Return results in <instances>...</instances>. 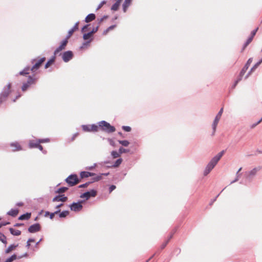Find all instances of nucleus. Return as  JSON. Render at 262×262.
<instances>
[{
  "label": "nucleus",
  "instance_id": "obj_47",
  "mask_svg": "<svg viewBox=\"0 0 262 262\" xmlns=\"http://www.w3.org/2000/svg\"><path fill=\"white\" fill-rule=\"evenodd\" d=\"M49 141H50V139L49 138H46V139H38V142H39V143L49 142Z\"/></svg>",
  "mask_w": 262,
  "mask_h": 262
},
{
  "label": "nucleus",
  "instance_id": "obj_17",
  "mask_svg": "<svg viewBox=\"0 0 262 262\" xmlns=\"http://www.w3.org/2000/svg\"><path fill=\"white\" fill-rule=\"evenodd\" d=\"M95 15L93 13H91L88 15L85 18V21L86 23H89L90 21H92V20H94L95 19Z\"/></svg>",
  "mask_w": 262,
  "mask_h": 262
},
{
  "label": "nucleus",
  "instance_id": "obj_18",
  "mask_svg": "<svg viewBox=\"0 0 262 262\" xmlns=\"http://www.w3.org/2000/svg\"><path fill=\"white\" fill-rule=\"evenodd\" d=\"M39 143L38 140H30L29 142V146L31 148H36L38 144Z\"/></svg>",
  "mask_w": 262,
  "mask_h": 262
},
{
  "label": "nucleus",
  "instance_id": "obj_7",
  "mask_svg": "<svg viewBox=\"0 0 262 262\" xmlns=\"http://www.w3.org/2000/svg\"><path fill=\"white\" fill-rule=\"evenodd\" d=\"M83 201H80L77 203H73L70 205V208L72 211L75 212L80 211L82 209L81 203Z\"/></svg>",
  "mask_w": 262,
  "mask_h": 262
},
{
  "label": "nucleus",
  "instance_id": "obj_14",
  "mask_svg": "<svg viewBox=\"0 0 262 262\" xmlns=\"http://www.w3.org/2000/svg\"><path fill=\"white\" fill-rule=\"evenodd\" d=\"M68 200V198L67 196H65L64 195H59L55 196L53 199V202H64L67 201Z\"/></svg>",
  "mask_w": 262,
  "mask_h": 262
},
{
  "label": "nucleus",
  "instance_id": "obj_36",
  "mask_svg": "<svg viewBox=\"0 0 262 262\" xmlns=\"http://www.w3.org/2000/svg\"><path fill=\"white\" fill-rule=\"evenodd\" d=\"M92 34L90 32H89L88 33H85L83 35V38L84 40H88L92 36Z\"/></svg>",
  "mask_w": 262,
  "mask_h": 262
},
{
  "label": "nucleus",
  "instance_id": "obj_52",
  "mask_svg": "<svg viewBox=\"0 0 262 262\" xmlns=\"http://www.w3.org/2000/svg\"><path fill=\"white\" fill-rule=\"evenodd\" d=\"M258 30V28H257L256 29H255V30H253L252 32H251V35H250V37H252L253 38L254 37V36H255L257 31Z\"/></svg>",
  "mask_w": 262,
  "mask_h": 262
},
{
  "label": "nucleus",
  "instance_id": "obj_33",
  "mask_svg": "<svg viewBox=\"0 0 262 262\" xmlns=\"http://www.w3.org/2000/svg\"><path fill=\"white\" fill-rule=\"evenodd\" d=\"M69 212L68 211H63L59 213V216L61 218L65 217L69 214Z\"/></svg>",
  "mask_w": 262,
  "mask_h": 262
},
{
  "label": "nucleus",
  "instance_id": "obj_21",
  "mask_svg": "<svg viewBox=\"0 0 262 262\" xmlns=\"http://www.w3.org/2000/svg\"><path fill=\"white\" fill-rule=\"evenodd\" d=\"M31 216V213H26L25 214H22L20 215L18 219L20 220H28L30 219Z\"/></svg>",
  "mask_w": 262,
  "mask_h": 262
},
{
  "label": "nucleus",
  "instance_id": "obj_11",
  "mask_svg": "<svg viewBox=\"0 0 262 262\" xmlns=\"http://www.w3.org/2000/svg\"><path fill=\"white\" fill-rule=\"evenodd\" d=\"M40 230V226L38 223L32 225L28 228V231L30 233H35Z\"/></svg>",
  "mask_w": 262,
  "mask_h": 262
},
{
  "label": "nucleus",
  "instance_id": "obj_3",
  "mask_svg": "<svg viewBox=\"0 0 262 262\" xmlns=\"http://www.w3.org/2000/svg\"><path fill=\"white\" fill-rule=\"evenodd\" d=\"M252 61V58H250L248 60L246 64L245 65V66L244 67V68H243L242 71H241L240 75H239L238 78L235 81V83L233 85V88H234L236 86V85L237 84V83L242 80L243 76L244 75V74L245 73L246 71L249 68V67L250 65V64L251 63Z\"/></svg>",
  "mask_w": 262,
  "mask_h": 262
},
{
  "label": "nucleus",
  "instance_id": "obj_23",
  "mask_svg": "<svg viewBox=\"0 0 262 262\" xmlns=\"http://www.w3.org/2000/svg\"><path fill=\"white\" fill-rule=\"evenodd\" d=\"M18 246V244L17 245H14V244H12L11 245H10L8 248L6 250L5 252L6 253H10L12 250H13V249H14L15 248H16Z\"/></svg>",
  "mask_w": 262,
  "mask_h": 262
},
{
  "label": "nucleus",
  "instance_id": "obj_30",
  "mask_svg": "<svg viewBox=\"0 0 262 262\" xmlns=\"http://www.w3.org/2000/svg\"><path fill=\"white\" fill-rule=\"evenodd\" d=\"M89 171H81L80 173L81 178H88L89 177Z\"/></svg>",
  "mask_w": 262,
  "mask_h": 262
},
{
  "label": "nucleus",
  "instance_id": "obj_61",
  "mask_svg": "<svg viewBox=\"0 0 262 262\" xmlns=\"http://www.w3.org/2000/svg\"><path fill=\"white\" fill-rule=\"evenodd\" d=\"M261 62H260V61L259 60L258 62H257L256 64H255V65L254 66V68H257L258 66L261 63Z\"/></svg>",
  "mask_w": 262,
  "mask_h": 262
},
{
  "label": "nucleus",
  "instance_id": "obj_46",
  "mask_svg": "<svg viewBox=\"0 0 262 262\" xmlns=\"http://www.w3.org/2000/svg\"><path fill=\"white\" fill-rule=\"evenodd\" d=\"M132 0H125L123 5L125 6V7H129L131 3Z\"/></svg>",
  "mask_w": 262,
  "mask_h": 262
},
{
  "label": "nucleus",
  "instance_id": "obj_13",
  "mask_svg": "<svg viewBox=\"0 0 262 262\" xmlns=\"http://www.w3.org/2000/svg\"><path fill=\"white\" fill-rule=\"evenodd\" d=\"M220 119H221V118H219L217 117H215V118L212 122V136L214 135L215 132H216L217 124H218Z\"/></svg>",
  "mask_w": 262,
  "mask_h": 262
},
{
  "label": "nucleus",
  "instance_id": "obj_29",
  "mask_svg": "<svg viewBox=\"0 0 262 262\" xmlns=\"http://www.w3.org/2000/svg\"><path fill=\"white\" fill-rule=\"evenodd\" d=\"M90 126H91V132H96L98 131L99 125L98 126L95 124H93L90 125Z\"/></svg>",
  "mask_w": 262,
  "mask_h": 262
},
{
  "label": "nucleus",
  "instance_id": "obj_28",
  "mask_svg": "<svg viewBox=\"0 0 262 262\" xmlns=\"http://www.w3.org/2000/svg\"><path fill=\"white\" fill-rule=\"evenodd\" d=\"M17 258V256L15 254L11 255L10 257L7 258L5 262H12Z\"/></svg>",
  "mask_w": 262,
  "mask_h": 262
},
{
  "label": "nucleus",
  "instance_id": "obj_9",
  "mask_svg": "<svg viewBox=\"0 0 262 262\" xmlns=\"http://www.w3.org/2000/svg\"><path fill=\"white\" fill-rule=\"evenodd\" d=\"M73 56V52L71 51H68L64 52L62 54V58L64 62H67L72 58Z\"/></svg>",
  "mask_w": 262,
  "mask_h": 262
},
{
  "label": "nucleus",
  "instance_id": "obj_39",
  "mask_svg": "<svg viewBox=\"0 0 262 262\" xmlns=\"http://www.w3.org/2000/svg\"><path fill=\"white\" fill-rule=\"evenodd\" d=\"M253 38L252 37H250V36L248 38V39L247 40L246 42H245V43L244 45V48L247 47L252 41Z\"/></svg>",
  "mask_w": 262,
  "mask_h": 262
},
{
  "label": "nucleus",
  "instance_id": "obj_2",
  "mask_svg": "<svg viewBox=\"0 0 262 262\" xmlns=\"http://www.w3.org/2000/svg\"><path fill=\"white\" fill-rule=\"evenodd\" d=\"M98 125L102 130L108 133H113L116 130L114 126H112L109 123L105 121L99 122Z\"/></svg>",
  "mask_w": 262,
  "mask_h": 262
},
{
  "label": "nucleus",
  "instance_id": "obj_35",
  "mask_svg": "<svg viewBox=\"0 0 262 262\" xmlns=\"http://www.w3.org/2000/svg\"><path fill=\"white\" fill-rule=\"evenodd\" d=\"M241 175V174L238 173V171H237L236 173V177L234 180H233L232 182H231V184H233L235 182H237L239 180Z\"/></svg>",
  "mask_w": 262,
  "mask_h": 262
},
{
  "label": "nucleus",
  "instance_id": "obj_8",
  "mask_svg": "<svg viewBox=\"0 0 262 262\" xmlns=\"http://www.w3.org/2000/svg\"><path fill=\"white\" fill-rule=\"evenodd\" d=\"M97 194V191L94 189H92L90 191H86L80 196L81 198H85L86 200H88L90 197H95Z\"/></svg>",
  "mask_w": 262,
  "mask_h": 262
},
{
  "label": "nucleus",
  "instance_id": "obj_25",
  "mask_svg": "<svg viewBox=\"0 0 262 262\" xmlns=\"http://www.w3.org/2000/svg\"><path fill=\"white\" fill-rule=\"evenodd\" d=\"M82 128L83 131L87 132H91V126L90 125H82Z\"/></svg>",
  "mask_w": 262,
  "mask_h": 262
},
{
  "label": "nucleus",
  "instance_id": "obj_59",
  "mask_svg": "<svg viewBox=\"0 0 262 262\" xmlns=\"http://www.w3.org/2000/svg\"><path fill=\"white\" fill-rule=\"evenodd\" d=\"M88 26H89V25H86L82 27V29H81V31H82V32H84V31H85V30L86 29H87V28L88 27Z\"/></svg>",
  "mask_w": 262,
  "mask_h": 262
},
{
  "label": "nucleus",
  "instance_id": "obj_10",
  "mask_svg": "<svg viewBox=\"0 0 262 262\" xmlns=\"http://www.w3.org/2000/svg\"><path fill=\"white\" fill-rule=\"evenodd\" d=\"M45 60V57H42L40 58L37 62L35 63V64L31 68V71L32 72H34L35 71H36L41 64L43 62V61Z\"/></svg>",
  "mask_w": 262,
  "mask_h": 262
},
{
  "label": "nucleus",
  "instance_id": "obj_40",
  "mask_svg": "<svg viewBox=\"0 0 262 262\" xmlns=\"http://www.w3.org/2000/svg\"><path fill=\"white\" fill-rule=\"evenodd\" d=\"M122 129L126 132H129L131 131V127L128 126H122Z\"/></svg>",
  "mask_w": 262,
  "mask_h": 262
},
{
  "label": "nucleus",
  "instance_id": "obj_34",
  "mask_svg": "<svg viewBox=\"0 0 262 262\" xmlns=\"http://www.w3.org/2000/svg\"><path fill=\"white\" fill-rule=\"evenodd\" d=\"M111 155L113 157V158H116L120 156L119 152H117L115 150L112 151L111 152Z\"/></svg>",
  "mask_w": 262,
  "mask_h": 262
},
{
  "label": "nucleus",
  "instance_id": "obj_56",
  "mask_svg": "<svg viewBox=\"0 0 262 262\" xmlns=\"http://www.w3.org/2000/svg\"><path fill=\"white\" fill-rule=\"evenodd\" d=\"M0 240L4 243H6V237L4 235H3V237L0 238Z\"/></svg>",
  "mask_w": 262,
  "mask_h": 262
},
{
  "label": "nucleus",
  "instance_id": "obj_57",
  "mask_svg": "<svg viewBox=\"0 0 262 262\" xmlns=\"http://www.w3.org/2000/svg\"><path fill=\"white\" fill-rule=\"evenodd\" d=\"M27 256H28V254H27V253H24V254L23 255H22L18 256L17 258H18V259H20V258H23V257H27Z\"/></svg>",
  "mask_w": 262,
  "mask_h": 262
},
{
  "label": "nucleus",
  "instance_id": "obj_49",
  "mask_svg": "<svg viewBox=\"0 0 262 262\" xmlns=\"http://www.w3.org/2000/svg\"><path fill=\"white\" fill-rule=\"evenodd\" d=\"M256 68H254V67L253 66L250 70V71L249 72L248 74L245 76V79L248 78V77L250 76L251 73L254 71Z\"/></svg>",
  "mask_w": 262,
  "mask_h": 262
},
{
  "label": "nucleus",
  "instance_id": "obj_16",
  "mask_svg": "<svg viewBox=\"0 0 262 262\" xmlns=\"http://www.w3.org/2000/svg\"><path fill=\"white\" fill-rule=\"evenodd\" d=\"M10 146L12 149L13 151H19L21 150V147L17 142H13L10 144Z\"/></svg>",
  "mask_w": 262,
  "mask_h": 262
},
{
  "label": "nucleus",
  "instance_id": "obj_24",
  "mask_svg": "<svg viewBox=\"0 0 262 262\" xmlns=\"http://www.w3.org/2000/svg\"><path fill=\"white\" fill-rule=\"evenodd\" d=\"M101 179H102V174H99V175L96 174L92 178V182H98Z\"/></svg>",
  "mask_w": 262,
  "mask_h": 262
},
{
  "label": "nucleus",
  "instance_id": "obj_53",
  "mask_svg": "<svg viewBox=\"0 0 262 262\" xmlns=\"http://www.w3.org/2000/svg\"><path fill=\"white\" fill-rule=\"evenodd\" d=\"M172 235H171L170 236V237H169V238L167 240V241L166 243H165L164 244H163L162 245V246H161L162 249H163V248H164L165 247V246H166V245H167V243L168 242L169 240L172 237Z\"/></svg>",
  "mask_w": 262,
  "mask_h": 262
},
{
  "label": "nucleus",
  "instance_id": "obj_15",
  "mask_svg": "<svg viewBox=\"0 0 262 262\" xmlns=\"http://www.w3.org/2000/svg\"><path fill=\"white\" fill-rule=\"evenodd\" d=\"M78 24H79V22L78 21V22H77V23L75 24V25L73 27V28H71V29L69 31V32H68V35H67V38H68V39L69 38H70V37L72 36V35L73 34V32H74L75 31H76V30H78Z\"/></svg>",
  "mask_w": 262,
  "mask_h": 262
},
{
  "label": "nucleus",
  "instance_id": "obj_5",
  "mask_svg": "<svg viewBox=\"0 0 262 262\" xmlns=\"http://www.w3.org/2000/svg\"><path fill=\"white\" fill-rule=\"evenodd\" d=\"M261 169V167L259 166L253 168L251 170L246 172V178L249 180H251L257 174V172Z\"/></svg>",
  "mask_w": 262,
  "mask_h": 262
},
{
  "label": "nucleus",
  "instance_id": "obj_4",
  "mask_svg": "<svg viewBox=\"0 0 262 262\" xmlns=\"http://www.w3.org/2000/svg\"><path fill=\"white\" fill-rule=\"evenodd\" d=\"M79 179L75 174H71L66 179V182L70 186H74L79 183Z\"/></svg>",
  "mask_w": 262,
  "mask_h": 262
},
{
  "label": "nucleus",
  "instance_id": "obj_43",
  "mask_svg": "<svg viewBox=\"0 0 262 262\" xmlns=\"http://www.w3.org/2000/svg\"><path fill=\"white\" fill-rule=\"evenodd\" d=\"M262 121V117L255 123L252 124L250 127L251 128H254L256 126H257L259 123H260Z\"/></svg>",
  "mask_w": 262,
  "mask_h": 262
},
{
  "label": "nucleus",
  "instance_id": "obj_38",
  "mask_svg": "<svg viewBox=\"0 0 262 262\" xmlns=\"http://www.w3.org/2000/svg\"><path fill=\"white\" fill-rule=\"evenodd\" d=\"M128 151H129L128 149H126L123 148V147H120L119 149V152L120 153V155H121V154H122L123 153L127 152H128Z\"/></svg>",
  "mask_w": 262,
  "mask_h": 262
},
{
  "label": "nucleus",
  "instance_id": "obj_22",
  "mask_svg": "<svg viewBox=\"0 0 262 262\" xmlns=\"http://www.w3.org/2000/svg\"><path fill=\"white\" fill-rule=\"evenodd\" d=\"M31 70V69L29 67H26V68H24V69L20 71L19 73V74L20 75H27V74H28L29 73V71Z\"/></svg>",
  "mask_w": 262,
  "mask_h": 262
},
{
  "label": "nucleus",
  "instance_id": "obj_26",
  "mask_svg": "<svg viewBox=\"0 0 262 262\" xmlns=\"http://www.w3.org/2000/svg\"><path fill=\"white\" fill-rule=\"evenodd\" d=\"M118 142L125 147L128 146L129 144V142L127 140H118Z\"/></svg>",
  "mask_w": 262,
  "mask_h": 262
},
{
  "label": "nucleus",
  "instance_id": "obj_42",
  "mask_svg": "<svg viewBox=\"0 0 262 262\" xmlns=\"http://www.w3.org/2000/svg\"><path fill=\"white\" fill-rule=\"evenodd\" d=\"M119 5L118 4V3H115L114 5H113V6H112V8H111V9L112 10H114V11H116L118 10V8H119Z\"/></svg>",
  "mask_w": 262,
  "mask_h": 262
},
{
  "label": "nucleus",
  "instance_id": "obj_50",
  "mask_svg": "<svg viewBox=\"0 0 262 262\" xmlns=\"http://www.w3.org/2000/svg\"><path fill=\"white\" fill-rule=\"evenodd\" d=\"M99 26H97L96 27L94 28L92 31L90 32L92 34V35L95 33H96L98 30Z\"/></svg>",
  "mask_w": 262,
  "mask_h": 262
},
{
  "label": "nucleus",
  "instance_id": "obj_19",
  "mask_svg": "<svg viewBox=\"0 0 262 262\" xmlns=\"http://www.w3.org/2000/svg\"><path fill=\"white\" fill-rule=\"evenodd\" d=\"M18 213V210L17 209H11L9 211L7 212V214L12 216H16Z\"/></svg>",
  "mask_w": 262,
  "mask_h": 262
},
{
  "label": "nucleus",
  "instance_id": "obj_27",
  "mask_svg": "<svg viewBox=\"0 0 262 262\" xmlns=\"http://www.w3.org/2000/svg\"><path fill=\"white\" fill-rule=\"evenodd\" d=\"M55 60V56L50 59L45 64V68L47 69Z\"/></svg>",
  "mask_w": 262,
  "mask_h": 262
},
{
  "label": "nucleus",
  "instance_id": "obj_12",
  "mask_svg": "<svg viewBox=\"0 0 262 262\" xmlns=\"http://www.w3.org/2000/svg\"><path fill=\"white\" fill-rule=\"evenodd\" d=\"M68 42V38L63 40L61 43L60 45L55 50L54 55H57L59 52L64 49L67 43Z\"/></svg>",
  "mask_w": 262,
  "mask_h": 262
},
{
  "label": "nucleus",
  "instance_id": "obj_37",
  "mask_svg": "<svg viewBox=\"0 0 262 262\" xmlns=\"http://www.w3.org/2000/svg\"><path fill=\"white\" fill-rule=\"evenodd\" d=\"M116 27V25H112L110 26L106 30L104 31L103 34H106V33L110 31L113 29H114Z\"/></svg>",
  "mask_w": 262,
  "mask_h": 262
},
{
  "label": "nucleus",
  "instance_id": "obj_31",
  "mask_svg": "<svg viewBox=\"0 0 262 262\" xmlns=\"http://www.w3.org/2000/svg\"><path fill=\"white\" fill-rule=\"evenodd\" d=\"M122 159L121 158L117 159L113 165L114 167H117L119 166L122 163Z\"/></svg>",
  "mask_w": 262,
  "mask_h": 262
},
{
  "label": "nucleus",
  "instance_id": "obj_1",
  "mask_svg": "<svg viewBox=\"0 0 262 262\" xmlns=\"http://www.w3.org/2000/svg\"><path fill=\"white\" fill-rule=\"evenodd\" d=\"M224 152V150L221 151L211 159L204 170V176H206L210 172L223 156Z\"/></svg>",
  "mask_w": 262,
  "mask_h": 262
},
{
  "label": "nucleus",
  "instance_id": "obj_63",
  "mask_svg": "<svg viewBox=\"0 0 262 262\" xmlns=\"http://www.w3.org/2000/svg\"><path fill=\"white\" fill-rule=\"evenodd\" d=\"M107 16H104L102 18H100V20H99V23H100L101 22H102L104 18H107Z\"/></svg>",
  "mask_w": 262,
  "mask_h": 262
},
{
  "label": "nucleus",
  "instance_id": "obj_64",
  "mask_svg": "<svg viewBox=\"0 0 262 262\" xmlns=\"http://www.w3.org/2000/svg\"><path fill=\"white\" fill-rule=\"evenodd\" d=\"M89 174H90L89 177H94V176L96 175V174L95 173L90 172H89Z\"/></svg>",
  "mask_w": 262,
  "mask_h": 262
},
{
  "label": "nucleus",
  "instance_id": "obj_44",
  "mask_svg": "<svg viewBox=\"0 0 262 262\" xmlns=\"http://www.w3.org/2000/svg\"><path fill=\"white\" fill-rule=\"evenodd\" d=\"M60 209H58L57 210H56V211H55L54 212H53V213H51V214H50V218L51 219H53V217H54V216L55 214H57V213H59V212H60Z\"/></svg>",
  "mask_w": 262,
  "mask_h": 262
},
{
  "label": "nucleus",
  "instance_id": "obj_48",
  "mask_svg": "<svg viewBox=\"0 0 262 262\" xmlns=\"http://www.w3.org/2000/svg\"><path fill=\"white\" fill-rule=\"evenodd\" d=\"M223 108H222L220 111L218 112V113L217 114V115H216L215 117H217L219 118H221V116L222 115V114H223Z\"/></svg>",
  "mask_w": 262,
  "mask_h": 262
},
{
  "label": "nucleus",
  "instance_id": "obj_51",
  "mask_svg": "<svg viewBox=\"0 0 262 262\" xmlns=\"http://www.w3.org/2000/svg\"><path fill=\"white\" fill-rule=\"evenodd\" d=\"M106 3V2L105 1H102L100 4L99 5H98L97 8V10H98L99 9H100L102 6L105 4Z\"/></svg>",
  "mask_w": 262,
  "mask_h": 262
},
{
  "label": "nucleus",
  "instance_id": "obj_60",
  "mask_svg": "<svg viewBox=\"0 0 262 262\" xmlns=\"http://www.w3.org/2000/svg\"><path fill=\"white\" fill-rule=\"evenodd\" d=\"M109 142H110V144L112 145V146H114V142L113 140L112 139H108Z\"/></svg>",
  "mask_w": 262,
  "mask_h": 262
},
{
  "label": "nucleus",
  "instance_id": "obj_45",
  "mask_svg": "<svg viewBox=\"0 0 262 262\" xmlns=\"http://www.w3.org/2000/svg\"><path fill=\"white\" fill-rule=\"evenodd\" d=\"M91 183V182H86L84 184H81V185H80L79 186V188H84V187H86L87 186H88Z\"/></svg>",
  "mask_w": 262,
  "mask_h": 262
},
{
  "label": "nucleus",
  "instance_id": "obj_20",
  "mask_svg": "<svg viewBox=\"0 0 262 262\" xmlns=\"http://www.w3.org/2000/svg\"><path fill=\"white\" fill-rule=\"evenodd\" d=\"M10 233L15 236L19 235L21 234V231L19 230L14 229L13 228H10L9 229Z\"/></svg>",
  "mask_w": 262,
  "mask_h": 262
},
{
  "label": "nucleus",
  "instance_id": "obj_58",
  "mask_svg": "<svg viewBox=\"0 0 262 262\" xmlns=\"http://www.w3.org/2000/svg\"><path fill=\"white\" fill-rule=\"evenodd\" d=\"M39 144H40V143H39V144H38V145H37V147H36V148H38L40 150H41V151H43V147H42V146L41 145H40Z\"/></svg>",
  "mask_w": 262,
  "mask_h": 262
},
{
  "label": "nucleus",
  "instance_id": "obj_55",
  "mask_svg": "<svg viewBox=\"0 0 262 262\" xmlns=\"http://www.w3.org/2000/svg\"><path fill=\"white\" fill-rule=\"evenodd\" d=\"M116 188V186L114 185H111L109 188V191L111 192Z\"/></svg>",
  "mask_w": 262,
  "mask_h": 262
},
{
  "label": "nucleus",
  "instance_id": "obj_54",
  "mask_svg": "<svg viewBox=\"0 0 262 262\" xmlns=\"http://www.w3.org/2000/svg\"><path fill=\"white\" fill-rule=\"evenodd\" d=\"M96 164L94 163L93 166L86 167V169L88 170H92L94 168H95L96 167Z\"/></svg>",
  "mask_w": 262,
  "mask_h": 262
},
{
  "label": "nucleus",
  "instance_id": "obj_32",
  "mask_svg": "<svg viewBox=\"0 0 262 262\" xmlns=\"http://www.w3.org/2000/svg\"><path fill=\"white\" fill-rule=\"evenodd\" d=\"M67 190H68V188L67 187H60L59 189H58L56 191V193H63V192H65Z\"/></svg>",
  "mask_w": 262,
  "mask_h": 262
},
{
  "label": "nucleus",
  "instance_id": "obj_6",
  "mask_svg": "<svg viewBox=\"0 0 262 262\" xmlns=\"http://www.w3.org/2000/svg\"><path fill=\"white\" fill-rule=\"evenodd\" d=\"M36 78L30 76L26 82L23 83L21 86V90L23 92L26 91L31 85L35 83Z\"/></svg>",
  "mask_w": 262,
  "mask_h": 262
},
{
  "label": "nucleus",
  "instance_id": "obj_41",
  "mask_svg": "<svg viewBox=\"0 0 262 262\" xmlns=\"http://www.w3.org/2000/svg\"><path fill=\"white\" fill-rule=\"evenodd\" d=\"M92 40V39L91 38L90 39V40L83 42L82 43V46L80 47V48L82 49L86 46H89V43L91 42Z\"/></svg>",
  "mask_w": 262,
  "mask_h": 262
},
{
  "label": "nucleus",
  "instance_id": "obj_62",
  "mask_svg": "<svg viewBox=\"0 0 262 262\" xmlns=\"http://www.w3.org/2000/svg\"><path fill=\"white\" fill-rule=\"evenodd\" d=\"M128 7H125V6L123 5V10L124 12L126 11V10Z\"/></svg>",
  "mask_w": 262,
  "mask_h": 262
}]
</instances>
